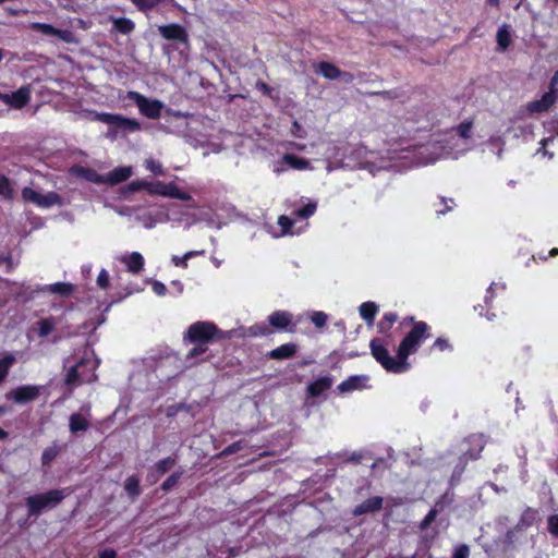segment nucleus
Returning <instances> with one entry per match:
<instances>
[{"instance_id": "1", "label": "nucleus", "mask_w": 558, "mask_h": 558, "mask_svg": "<svg viewBox=\"0 0 558 558\" xmlns=\"http://www.w3.org/2000/svg\"><path fill=\"white\" fill-rule=\"evenodd\" d=\"M409 324L411 327L400 341L396 356L387 354L379 341L374 342L376 362L388 373L402 374L409 371V356L417 351L425 339L430 338V326L425 320H416L413 316H407L401 320L398 329Z\"/></svg>"}, {"instance_id": "2", "label": "nucleus", "mask_w": 558, "mask_h": 558, "mask_svg": "<svg viewBox=\"0 0 558 558\" xmlns=\"http://www.w3.org/2000/svg\"><path fill=\"white\" fill-rule=\"evenodd\" d=\"M228 332L220 329L214 322L198 320L192 323L184 335V341L194 347L187 352L186 360H192L207 352L208 343L227 339Z\"/></svg>"}, {"instance_id": "3", "label": "nucleus", "mask_w": 558, "mask_h": 558, "mask_svg": "<svg viewBox=\"0 0 558 558\" xmlns=\"http://www.w3.org/2000/svg\"><path fill=\"white\" fill-rule=\"evenodd\" d=\"M70 493V488H54L26 497L27 517L37 518L44 511L57 508Z\"/></svg>"}, {"instance_id": "4", "label": "nucleus", "mask_w": 558, "mask_h": 558, "mask_svg": "<svg viewBox=\"0 0 558 558\" xmlns=\"http://www.w3.org/2000/svg\"><path fill=\"white\" fill-rule=\"evenodd\" d=\"M122 99H129L136 104L140 112L153 120H157L161 117L165 104L157 98H147L141 92H126V95Z\"/></svg>"}, {"instance_id": "5", "label": "nucleus", "mask_w": 558, "mask_h": 558, "mask_svg": "<svg viewBox=\"0 0 558 558\" xmlns=\"http://www.w3.org/2000/svg\"><path fill=\"white\" fill-rule=\"evenodd\" d=\"M21 196L25 203H32L39 208H50L56 205L62 206L64 204L62 196L54 191L40 194L29 186H24L21 191Z\"/></svg>"}, {"instance_id": "6", "label": "nucleus", "mask_w": 558, "mask_h": 558, "mask_svg": "<svg viewBox=\"0 0 558 558\" xmlns=\"http://www.w3.org/2000/svg\"><path fill=\"white\" fill-rule=\"evenodd\" d=\"M93 120L129 132H137L142 130V124L138 120L118 113L94 112Z\"/></svg>"}, {"instance_id": "7", "label": "nucleus", "mask_w": 558, "mask_h": 558, "mask_svg": "<svg viewBox=\"0 0 558 558\" xmlns=\"http://www.w3.org/2000/svg\"><path fill=\"white\" fill-rule=\"evenodd\" d=\"M149 194L175 198L183 202L192 201V196L187 192L180 190L174 182H150Z\"/></svg>"}, {"instance_id": "8", "label": "nucleus", "mask_w": 558, "mask_h": 558, "mask_svg": "<svg viewBox=\"0 0 558 558\" xmlns=\"http://www.w3.org/2000/svg\"><path fill=\"white\" fill-rule=\"evenodd\" d=\"M158 32L160 36L168 40L177 44H181L184 46H189V34L186 28L181 24H161L158 26Z\"/></svg>"}, {"instance_id": "9", "label": "nucleus", "mask_w": 558, "mask_h": 558, "mask_svg": "<svg viewBox=\"0 0 558 558\" xmlns=\"http://www.w3.org/2000/svg\"><path fill=\"white\" fill-rule=\"evenodd\" d=\"M32 29L46 36H57L68 44L76 43V36L71 29H62L53 26L52 24H44V22H34Z\"/></svg>"}, {"instance_id": "10", "label": "nucleus", "mask_w": 558, "mask_h": 558, "mask_svg": "<svg viewBox=\"0 0 558 558\" xmlns=\"http://www.w3.org/2000/svg\"><path fill=\"white\" fill-rule=\"evenodd\" d=\"M289 169H295L296 171H307V169H313V166L305 158L293 154H286L281 159L277 161V166H275V173H282V171H288Z\"/></svg>"}, {"instance_id": "11", "label": "nucleus", "mask_w": 558, "mask_h": 558, "mask_svg": "<svg viewBox=\"0 0 558 558\" xmlns=\"http://www.w3.org/2000/svg\"><path fill=\"white\" fill-rule=\"evenodd\" d=\"M292 314L284 311H277L271 313L267 320L271 329L286 330L289 332H295L296 324L292 320Z\"/></svg>"}, {"instance_id": "12", "label": "nucleus", "mask_w": 558, "mask_h": 558, "mask_svg": "<svg viewBox=\"0 0 558 558\" xmlns=\"http://www.w3.org/2000/svg\"><path fill=\"white\" fill-rule=\"evenodd\" d=\"M40 389L41 387L39 386H21L10 390L8 398L12 399L16 403H26L37 399L40 396Z\"/></svg>"}, {"instance_id": "13", "label": "nucleus", "mask_w": 558, "mask_h": 558, "mask_svg": "<svg viewBox=\"0 0 558 558\" xmlns=\"http://www.w3.org/2000/svg\"><path fill=\"white\" fill-rule=\"evenodd\" d=\"M0 99L13 108L21 109L26 106L31 99V87L22 86L16 92L10 94H0Z\"/></svg>"}, {"instance_id": "14", "label": "nucleus", "mask_w": 558, "mask_h": 558, "mask_svg": "<svg viewBox=\"0 0 558 558\" xmlns=\"http://www.w3.org/2000/svg\"><path fill=\"white\" fill-rule=\"evenodd\" d=\"M369 377L367 375L349 376L337 387L339 393H350L351 391H361L366 389Z\"/></svg>"}, {"instance_id": "15", "label": "nucleus", "mask_w": 558, "mask_h": 558, "mask_svg": "<svg viewBox=\"0 0 558 558\" xmlns=\"http://www.w3.org/2000/svg\"><path fill=\"white\" fill-rule=\"evenodd\" d=\"M120 263L126 267V271L134 275H138L144 270L145 258L140 252H132L129 254L121 255L119 257Z\"/></svg>"}, {"instance_id": "16", "label": "nucleus", "mask_w": 558, "mask_h": 558, "mask_svg": "<svg viewBox=\"0 0 558 558\" xmlns=\"http://www.w3.org/2000/svg\"><path fill=\"white\" fill-rule=\"evenodd\" d=\"M299 345L294 342H288L275 348L266 353V357L269 360H289L296 355Z\"/></svg>"}, {"instance_id": "17", "label": "nucleus", "mask_w": 558, "mask_h": 558, "mask_svg": "<svg viewBox=\"0 0 558 558\" xmlns=\"http://www.w3.org/2000/svg\"><path fill=\"white\" fill-rule=\"evenodd\" d=\"M175 463L177 459L174 457H167L155 462V465L148 472V480H150L151 483H156L161 476L170 471Z\"/></svg>"}, {"instance_id": "18", "label": "nucleus", "mask_w": 558, "mask_h": 558, "mask_svg": "<svg viewBox=\"0 0 558 558\" xmlns=\"http://www.w3.org/2000/svg\"><path fill=\"white\" fill-rule=\"evenodd\" d=\"M384 499L380 496H373L357 505L351 513L353 517H361L367 513H375L383 508Z\"/></svg>"}, {"instance_id": "19", "label": "nucleus", "mask_w": 558, "mask_h": 558, "mask_svg": "<svg viewBox=\"0 0 558 558\" xmlns=\"http://www.w3.org/2000/svg\"><path fill=\"white\" fill-rule=\"evenodd\" d=\"M558 99V94L545 92L539 99L532 100L527 104V110L532 113H541L547 111Z\"/></svg>"}, {"instance_id": "20", "label": "nucleus", "mask_w": 558, "mask_h": 558, "mask_svg": "<svg viewBox=\"0 0 558 558\" xmlns=\"http://www.w3.org/2000/svg\"><path fill=\"white\" fill-rule=\"evenodd\" d=\"M558 99V94L545 92L539 99L532 100L527 104V110L532 113H541L547 111Z\"/></svg>"}, {"instance_id": "21", "label": "nucleus", "mask_w": 558, "mask_h": 558, "mask_svg": "<svg viewBox=\"0 0 558 558\" xmlns=\"http://www.w3.org/2000/svg\"><path fill=\"white\" fill-rule=\"evenodd\" d=\"M70 173L88 182L98 184L105 182L102 174L98 173L94 168H87V166H73L70 168Z\"/></svg>"}, {"instance_id": "22", "label": "nucleus", "mask_w": 558, "mask_h": 558, "mask_svg": "<svg viewBox=\"0 0 558 558\" xmlns=\"http://www.w3.org/2000/svg\"><path fill=\"white\" fill-rule=\"evenodd\" d=\"M133 174V168L130 166H119L110 170L105 177V182L110 185H114L124 182L128 178Z\"/></svg>"}, {"instance_id": "23", "label": "nucleus", "mask_w": 558, "mask_h": 558, "mask_svg": "<svg viewBox=\"0 0 558 558\" xmlns=\"http://www.w3.org/2000/svg\"><path fill=\"white\" fill-rule=\"evenodd\" d=\"M86 364H88V357L83 356L75 365H73L68 371L65 376V384L69 387H76L83 385V383H81L80 369L85 368Z\"/></svg>"}, {"instance_id": "24", "label": "nucleus", "mask_w": 558, "mask_h": 558, "mask_svg": "<svg viewBox=\"0 0 558 558\" xmlns=\"http://www.w3.org/2000/svg\"><path fill=\"white\" fill-rule=\"evenodd\" d=\"M332 386V378L330 376L319 377L307 387V393L311 397H318Z\"/></svg>"}, {"instance_id": "25", "label": "nucleus", "mask_w": 558, "mask_h": 558, "mask_svg": "<svg viewBox=\"0 0 558 558\" xmlns=\"http://www.w3.org/2000/svg\"><path fill=\"white\" fill-rule=\"evenodd\" d=\"M69 428L74 435L86 432L89 428V422L81 413H73L70 416Z\"/></svg>"}, {"instance_id": "26", "label": "nucleus", "mask_w": 558, "mask_h": 558, "mask_svg": "<svg viewBox=\"0 0 558 558\" xmlns=\"http://www.w3.org/2000/svg\"><path fill=\"white\" fill-rule=\"evenodd\" d=\"M316 72L327 80H338L341 75V70L333 63L322 61L318 63Z\"/></svg>"}, {"instance_id": "27", "label": "nucleus", "mask_w": 558, "mask_h": 558, "mask_svg": "<svg viewBox=\"0 0 558 558\" xmlns=\"http://www.w3.org/2000/svg\"><path fill=\"white\" fill-rule=\"evenodd\" d=\"M124 490H126V495L132 500L138 498L142 494L140 478L136 475H129L126 481H124Z\"/></svg>"}, {"instance_id": "28", "label": "nucleus", "mask_w": 558, "mask_h": 558, "mask_svg": "<svg viewBox=\"0 0 558 558\" xmlns=\"http://www.w3.org/2000/svg\"><path fill=\"white\" fill-rule=\"evenodd\" d=\"M512 38L510 33V26L508 24H504L502 26H499V29L496 32V43L497 46L501 50H507L511 45Z\"/></svg>"}, {"instance_id": "29", "label": "nucleus", "mask_w": 558, "mask_h": 558, "mask_svg": "<svg viewBox=\"0 0 558 558\" xmlns=\"http://www.w3.org/2000/svg\"><path fill=\"white\" fill-rule=\"evenodd\" d=\"M113 29L120 34L129 35L135 29V22L130 17H114L112 20Z\"/></svg>"}, {"instance_id": "30", "label": "nucleus", "mask_w": 558, "mask_h": 558, "mask_svg": "<svg viewBox=\"0 0 558 558\" xmlns=\"http://www.w3.org/2000/svg\"><path fill=\"white\" fill-rule=\"evenodd\" d=\"M398 322V314L397 313H385L383 317L380 318V322L377 323V331L379 333H388L391 332V329L395 325V323Z\"/></svg>"}, {"instance_id": "31", "label": "nucleus", "mask_w": 558, "mask_h": 558, "mask_svg": "<svg viewBox=\"0 0 558 558\" xmlns=\"http://www.w3.org/2000/svg\"><path fill=\"white\" fill-rule=\"evenodd\" d=\"M46 291L52 294H58L60 296L66 298L74 292V286L70 282H56L52 284H48L46 287Z\"/></svg>"}, {"instance_id": "32", "label": "nucleus", "mask_w": 558, "mask_h": 558, "mask_svg": "<svg viewBox=\"0 0 558 558\" xmlns=\"http://www.w3.org/2000/svg\"><path fill=\"white\" fill-rule=\"evenodd\" d=\"M380 335H381L380 337H375L369 342L371 353L375 360H376V354H375V350H374V345H375L374 342L379 341L387 354H390L388 348L390 345L395 344V337H393L392 331L388 332V333H380Z\"/></svg>"}, {"instance_id": "33", "label": "nucleus", "mask_w": 558, "mask_h": 558, "mask_svg": "<svg viewBox=\"0 0 558 558\" xmlns=\"http://www.w3.org/2000/svg\"><path fill=\"white\" fill-rule=\"evenodd\" d=\"M97 368L96 362L88 359V364H86L85 368L80 369L81 383L83 384H92L96 381L97 375L95 373Z\"/></svg>"}, {"instance_id": "34", "label": "nucleus", "mask_w": 558, "mask_h": 558, "mask_svg": "<svg viewBox=\"0 0 558 558\" xmlns=\"http://www.w3.org/2000/svg\"><path fill=\"white\" fill-rule=\"evenodd\" d=\"M167 0H131L135 8L142 13H149Z\"/></svg>"}, {"instance_id": "35", "label": "nucleus", "mask_w": 558, "mask_h": 558, "mask_svg": "<svg viewBox=\"0 0 558 558\" xmlns=\"http://www.w3.org/2000/svg\"><path fill=\"white\" fill-rule=\"evenodd\" d=\"M378 310V306L374 302H365L360 306V315L367 323H373Z\"/></svg>"}, {"instance_id": "36", "label": "nucleus", "mask_w": 558, "mask_h": 558, "mask_svg": "<svg viewBox=\"0 0 558 558\" xmlns=\"http://www.w3.org/2000/svg\"><path fill=\"white\" fill-rule=\"evenodd\" d=\"M16 362L15 356L12 353H7L0 359V384L5 380L9 375L10 368Z\"/></svg>"}, {"instance_id": "37", "label": "nucleus", "mask_w": 558, "mask_h": 558, "mask_svg": "<svg viewBox=\"0 0 558 558\" xmlns=\"http://www.w3.org/2000/svg\"><path fill=\"white\" fill-rule=\"evenodd\" d=\"M36 325L38 337L45 338L56 328V320L53 318H40Z\"/></svg>"}, {"instance_id": "38", "label": "nucleus", "mask_w": 558, "mask_h": 558, "mask_svg": "<svg viewBox=\"0 0 558 558\" xmlns=\"http://www.w3.org/2000/svg\"><path fill=\"white\" fill-rule=\"evenodd\" d=\"M0 196L9 201L14 196L11 180L4 173H0Z\"/></svg>"}, {"instance_id": "39", "label": "nucleus", "mask_w": 558, "mask_h": 558, "mask_svg": "<svg viewBox=\"0 0 558 558\" xmlns=\"http://www.w3.org/2000/svg\"><path fill=\"white\" fill-rule=\"evenodd\" d=\"M60 447L57 444H52L50 447L45 448L41 453V465H49L60 454Z\"/></svg>"}, {"instance_id": "40", "label": "nucleus", "mask_w": 558, "mask_h": 558, "mask_svg": "<svg viewBox=\"0 0 558 558\" xmlns=\"http://www.w3.org/2000/svg\"><path fill=\"white\" fill-rule=\"evenodd\" d=\"M183 474V470L179 469L174 472H172L167 478L161 483L160 489L163 492L171 490L180 481L181 476Z\"/></svg>"}, {"instance_id": "41", "label": "nucleus", "mask_w": 558, "mask_h": 558, "mask_svg": "<svg viewBox=\"0 0 558 558\" xmlns=\"http://www.w3.org/2000/svg\"><path fill=\"white\" fill-rule=\"evenodd\" d=\"M317 209V204L315 202H308L306 205L298 208L293 211V216L300 219H308L312 217Z\"/></svg>"}, {"instance_id": "42", "label": "nucleus", "mask_w": 558, "mask_h": 558, "mask_svg": "<svg viewBox=\"0 0 558 558\" xmlns=\"http://www.w3.org/2000/svg\"><path fill=\"white\" fill-rule=\"evenodd\" d=\"M150 182H147L145 180H134L132 182H129L126 186L124 187V192L126 193H136L143 190H146L149 192Z\"/></svg>"}, {"instance_id": "43", "label": "nucleus", "mask_w": 558, "mask_h": 558, "mask_svg": "<svg viewBox=\"0 0 558 558\" xmlns=\"http://www.w3.org/2000/svg\"><path fill=\"white\" fill-rule=\"evenodd\" d=\"M248 330H250V335L255 336V337L268 336L272 332V329H271L269 323L266 324L264 322L256 323V324L252 325Z\"/></svg>"}, {"instance_id": "44", "label": "nucleus", "mask_w": 558, "mask_h": 558, "mask_svg": "<svg viewBox=\"0 0 558 558\" xmlns=\"http://www.w3.org/2000/svg\"><path fill=\"white\" fill-rule=\"evenodd\" d=\"M447 350H452V345L447 338L438 337L434 343L429 345V353L433 352H444Z\"/></svg>"}, {"instance_id": "45", "label": "nucleus", "mask_w": 558, "mask_h": 558, "mask_svg": "<svg viewBox=\"0 0 558 558\" xmlns=\"http://www.w3.org/2000/svg\"><path fill=\"white\" fill-rule=\"evenodd\" d=\"M294 223V220L286 215L279 216V219H277V225L279 226V228H281L282 233L284 235L292 234Z\"/></svg>"}, {"instance_id": "46", "label": "nucleus", "mask_w": 558, "mask_h": 558, "mask_svg": "<svg viewBox=\"0 0 558 558\" xmlns=\"http://www.w3.org/2000/svg\"><path fill=\"white\" fill-rule=\"evenodd\" d=\"M473 128V120L462 121L454 128L456 132L461 138L468 140L471 137V131Z\"/></svg>"}, {"instance_id": "47", "label": "nucleus", "mask_w": 558, "mask_h": 558, "mask_svg": "<svg viewBox=\"0 0 558 558\" xmlns=\"http://www.w3.org/2000/svg\"><path fill=\"white\" fill-rule=\"evenodd\" d=\"M0 265H5L7 272H11L16 267L11 251L0 252Z\"/></svg>"}, {"instance_id": "48", "label": "nucleus", "mask_w": 558, "mask_h": 558, "mask_svg": "<svg viewBox=\"0 0 558 558\" xmlns=\"http://www.w3.org/2000/svg\"><path fill=\"white\" fill-rule=\"evenodd\" d=\"M470 441H473V442H476L477 444V447L478 449L476 451H473V450H468L465 453H464V457L468 459V460H477L480 458V453L482 452L484 446L481 441V438L478 437H475V436H472L469 438Z\"/></svg>"}, {"instance_id": "49", "label": "nucleus", "mask_w": 558, "mask_h": 558, "mask_svg": "<svg viewBox=\"0 0 558 558\" xmlns=\"http://www.w3.org/2000/svg\"><path fill=\"white\" fill-rule=\"evenodd\" d=\"M438 515V510L436 508H433L426 517L423 518V520L420 522V530L425 531L429 525H432Z\"/></svg>"}, {"instance_id": "50", "label": "nucleus", "mask_w": 558, "mask_h": 558, "mask_svg": "<svg viewBox=\"0 0 558 558\" xmlns=\"http://www.w3.org/2000/svg\"><path fill=\"white\" fill-rule=\"evenodd\" d=\"M310 319L317 328H323L327 323L328 316L324 312H314L311 314Z\"/></svg>"}, {"instance_id": "51", "label": "nucleus", "mask_w": 558, "mask_h": 558, "mask_svg": "<svg viewBox=\"0 0 558 558\" xmlns=\"http://www.w3.org/2000/svg\"><path fill=\"white\" fill-rule=\"evenodd\" d=\"M243 448H244L243 441L239 440V441H235V442L229 445L228 447H226L222 450L220 456L221 457H229V456H232V454L241 451Z\"/></svg>"}, {"instance_id": "52", "label": "nucleus", "mask_w": 558, "mask_h": 558, "mask_svg": "<svg viewBox=\"0 0 558 558\" xmlns=\"http://www.w3.org/2000/svg\"><path fill=\"white\" fill-rule=\"evenodd\" d=\"M374 95H377L383 99H398V97H401L403 95V92L400 89H391L384 92H374Z\"/></svg>"}, {"instance_id": "53", "label": "nucleus", "mask_w": 558, "mask_h": 558, "mask_svg": "<svg viewBox=\"0 0 558 558\" xmlns=\"http://www.w3.org/2000/svg\"><path fill=\"white\" fill-rule=\"evenodd\" d=\"M109 274L106 269H101L97 276V286L101 290H106L109 287Z\"/></svg>"}, {"instance_id": "54", "label": "nucleus", "mask_w": 558, "mask_h": 558, "mask_svg": "<svg viewBox=\"0 0 558 558\" xmlns=\"http://www.w3.org/2000/svg\"><path fill=\"white\" fill-rule=\"evenodd\" d=\"M470 547L466 544H460L454 548L452 558H469Z\"/></svg>"}, {"instance_id": "55", "label": "nucleus", "mask_w": 558, "mask_h": 558, "mask_svg": "<svg viewBox=\"0 0 558 558\" xmlns=\"http://www.w3.org/2000/svg\"><path fill=\"white\" fill-rule=\"evenodd\" d=\"M146 169L155 174H163V168L159 161L154 159L146 160Z\"/></svg>"}, {"instance_id": "56", "label": "nucleus", "mask_w": 558, "mask_h": 558, "mask_svg": "<svg viewBox=\"0 0 558 558\" xmlns=\"http://www.w3.org/2000/svg\"><path fill=\"white\" fill-rule=\"evenodd\" d=\"M547 524H548V532L554 536H558V514L549 515L548 520H547Z\"/></svg>"}, {"instance_id": "57", "label": "nucleus", "mask_w": 558, "mask_h": 558, "mask_svg": "<svg viewBox=\"0 0 558 558\" xmlns=\"http://www.w3.org/2000/svg\"><path fill=\"white\" fill-rule=\"evenodd\" d=\"M255 88L266 97H271V93L274 92V89L263 81H257Z\"/></svg>"}, {"instance_id": "58", "label": "nucleus", "mask_w": 558, "mask_h": 558, "mask_svg": "<svg viewBox=\"0 0 558 558\" xmlns=\"http://www.w3.org/2000/svg\"><path fill=\"white\" fill-rule=\"evenodd\" d=\"M151 289L158 296H163L167 292V287L158 280L151 282Z\"/></svg>"}, {"instance_id": "59", "label": "nucleus", "mask_w": 558, "mask_h": 558, "mask_svg": "<svg viewBox=\"0 0 558 558\" xmlns=\"http://www.w3.org/2000/svg\"><path fill=\"white\" fill-rule=\"evenodd\" d=\"M187 257H185V254H183L182 256H178V255H172L171 257V262L174 266L177 267H181L183 269L187 268Z\"/></svg>"}, {"instance_id": "60", "label": "nucleus", "mask_w": 558, "mask_h": 558, "mask_svg": "<svg viewBox=\"0 0 558 558\" xmlns=\"http://www.w3.org/2000/svg\"><path fill=\"white\" fill-rule=\"evenodd\" d=\"M440 202H441V205H444V207L436 210L437 215H439V216L440 215H446L447 213L452 210V206L448 205V202H451L453 204V199L452 198L448 199V198H446L444 196H440Z\"/></svg>"}, {"instance_id": "61", "label": "nucleus", "mask_w": 558, "mask_h": 558, "mask_svg": "<svg viewBox=\"0 0 558 558\" xmlns=\"http://www.w3.org/2000/svg\"><path fill=\"white\" fill-rule=\"evenodd\" d=\"M558 90V71L555 72V74L551 76L548 85V93H551L553 95H557Z\"/></svg>"}, {"instance_id": "62", "label": "nucleus", "mask_w": 558, "mask_h": 558, "mask_svg": "<svg viewBox=\"0 0 558 558\" xmlns=\"http://www.w3.org/2000/svg\"><path fill=\"white\" fill-rule=\"evenodd\" d=\"M344 84H351L354 81V75L350 72L341 71V75L338 77Z\"/></svg>"}, {"instance_id": "63", "label": "nucleus", "mask_w": 558, "mask_h": 558, "mask_svg": "<svg viewBox=\"0 0 558 558\" xmlns=\"http://www.w3.org/2000/svg\"><path fill=\"white\" fill-rule=\"evenodd\" d=\"M99 558H117V553L111 548H105L99 551Z\"/></svg>"}, {"instance_id": "64", "label": "nucleus", "mask_w": 558, "mask_h": 558, "mask_svg": "<svg viewBox=\"0 0 558 558\" xmlns=\"http://www.w3.org/2000/svg\"><path fill=\"white\" fill-rule=\"evenodd\" d=\"M363 460V454L359 452L351 453V457L347 459V461L351 463H361Z\"/></svg>"}]
</instances>
